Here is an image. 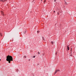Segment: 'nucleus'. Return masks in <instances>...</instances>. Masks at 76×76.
Wrapping results in <instances>:
<instances>
[{"label":"nucleus","instance_id":"f257e3e1","mask_svg":"<svg viewBox=\"0 0 76 76\" xmlns=\"http://www.w3.org/2000/svg\"><path fill=\"white\" fill-rule=\"evenodd\" d=\"M6 60L7 61H8L9 63H10L11 62V61H13V58L12 56L9 55L7 56Z\"/></svg>","mask_w":76,"mask_h":76},{"label":"nucleus","instance_id":"f03ea898","mask_svg":"<svg viewBox=\"0 0 76 76\" xmlns=\"http://www.w3.org/2000/svg\"><path fill=\"white\" fill-rule=\"evenodd\" d=\"M58 72H60V70L58 69L57 70H56V71H55V72L54 73V75H55V74H56V73H57Z\"/></svg>","mask_w":76,"mask_h":76},{"label":"nucleus","instance_id":"7ed1b4c3","mask_svg":"<svg viewBox=\"0 0 76 76\" xmlns=\"http://www.w3.org/2000/svg\"><path fill=\"white\" fill-rule=\"evenodd\" d=\"M7 1V0H1V1H2V2H4V1Z\"/></svg>","mask_w":76,"mask_h":76},{"label":"nucleus","instance_id":"20e7f679","mask_svg":"<svg viewBox=\"0 0 76 76\" xmlns=\"http://www.w3.org/2000/svg\"><path fill=\"white\" fill-rule=\"evenodd\" d=\"M67 49L68 50H69V46H67Z\"/></svg>","mask_w":76,"mask_h":76},{"label":"nucleus","instance_id":"39448f33","mask_svg":"<svg viewBox=\"0 0 76 76\" xmlns=\"http://www.w3.org/2000/svg\"><path fill=\"white\" fill-rule=\"evenodd\" d=\"M64 2H65V4H67V2H66V1H64Z\"/></svg>","mask_w":76,"mask_h":76},{"label":"nucleus","instance_id":"423d86ee","mask_svg":"<svg viewBox=\"0 0 76 76\" xmlns=\"http://www.w3.org/2000/svg\"><path fill=\"white\" fill-rule=\"evenodd\" d=\"M51 44H52V45L53 44L54 42L53 41H52L50 42Z\"/></svg>","mask_w":76,"mask_h":76},{"label":"nucleus","instance_id":"0eeeda50","mask_svg":"<svg viewBox=\"0 0 76 76\" xmlns=\"http://www.w3.org/2000/svg\"><path fill=\"white\" fill-rule=\"evenodd\" d=\"M42 38L43 41H45V39H44V37H42Z\"/></svg>","mask_w":76,"mask_h":76},{"label":"nucleus","instance_id":"6e6552de","mask_svg":"<svg viewBox=\"0 0 76 76\" xmlns=\"http://www.w3.org/2000/svg\"><path fill=\"white\" fill-rule=\"evenodd\" d=\"M45 1H46V0H45L44 2V3H45Z\"/></svg>","mask_w":76,"mask_h":76},{"label":"nucleus","instance_id":"1a4fd4ad","mask_svg":"<svg viewBox=\"0 0 76 76\" xmlns=\"http://www.w3.org/2000/svg\"><path fill=\"white\" fill-rule=\"evenodd\" d=\"M37 33H39V31H37Z\"/></svg>","mask_w":76,"mask_h":76},{"label":"nucleus","instance_id":"9d476101","mask_svg":"<svg viewBox=\"0 0 76 76\" xmlns=\"http://www.w3.org/2000/svg\"><path fill=\"white\" fill-rule=\"evenodd\" d=\"M38 54H40V53L38 52Z\"/></svg>","mask_w":76,"mask_h":76},{"label":"nucleus","instance_id":"9b49d317","mask_svg":"<svg viewBox=\"0 0 76 76\" xmlns=\"http://www.w3.org/2000/svg\"><path fill=\"white\" fill-rule=\"evenodd\" d=\"M35 56H33V58H35Z\"/></svg>","mask_w":76,"mask_h":76},{"label":"nucleus","instance_id":"f8f14e48","mask_svg":"<svg viewBox=\"0 0 76 76\" xmlns=\"http://www.w3.org/2000/svg\"><path fill=\"white\" fill-rule=\"evenodd\" d=\"M56 0H54V1L55 2H56Z\"/></svg>","mask_w":76,"mask_h":76},{"label":"nucleus","instance_id":"ddd939ff","mask_svg":"<svg viewBox=\"0 0 76 76\" xmlns=\"http://www.w3.org/2000/svg\"><path fill=\"white\" fill-rule=\"evenodd\" d=\"M58 15H59V13H58Z\"/></svg>","mask_w":76,"mask_h":76},{"label":"nucleus","instance_id":"4468645a","mask_svg":"<svg viewBox=\"0 0 76 76\" xmlns=\"http://www.w3.org/2000/svg\"><path fill=\"white\" fill-rule=\"evenodd\" d=\"M24 57H25V58L26 57V56H24Z\"/></svg>","mask_w":76,"mask_h":76},{"label":"nucleus","instance_id":"2eb2a0df","mask_svg":"<svg viewBox=\"0 0 76 76\" xmlns=\"http://www.w3.org/2000/svg\"><path fill=\"white\" fill-rule=\"evenodd\" d=\"M55 12H56V11H54V13H55Z\"/></svg>","mask_w":76,"mask_h":76},{"label":"nucleus","instance_id":"dca6fc26","mask_svg":"<svg viewBox=\"0 0 76 76\" xmlns=\"http://www.w3.org/2000/svg\"><path fill=\"white\" fill-rule=\"evenodd\" d=\"M26 31H25V33H26Z\"/></svg>","mask_w":76,"mask_h":76},{"label":"nucleus","instance_id":"f3484780","mask_svg":"<svg viewBox=\"0 0 76 76\" xmlns=\"http://www.w3.org/2000/svg\"><path fill=\"white\" fill-rule=\"evenodd\" d=\"M72 49L71 48V51H72Z\"/></svg>","mask_w":76,"mask_h":76},{"label":"nucleus","instance_id":"a211bd4d","mask_svg":"<svg viewBox=\"0 0 76 76\" xmlns=\"http://www.w3.org/2000/svg\"><path fill=\"white\" fill-rule=\"evenodd\" d=\"M28 61H30V59H29Z\"/></svg>","mask_w":76,"mask_h":76},{"label":"nucleus","instance_id":"6ab92c4d","mask_svg":"<svg viewBox=\"0 0 76 76\" xmlns=\"http://www.w3.org/2000/svg\"><path fill=\"white\" fill-rule=\"evenodd\" d=\"M42 1V0H41V1Z\"/></svg>","mask_w":76,"mask_h":76},{"label":"nucleus","instance_id":"aec40b11","mask_svg":"<svg viewBox=\"0 0 76 76\" xmlns=\"http://www.w3.org/2000/svg\"><path fill=\"white\" fill-rule=\"evenodd\" d=\"M0 61H1V59H0Z\"/></svg>","mask_w":76,"mask_h":76},{"label":"nucleus","instance_id":"412c9836","mask_svg":"<svg viewBox=\"0 0 76 76\" xmlns=\"http://www.w3.org/2000/svg\"><path fill=\"white\" fill-rule=\"evenodd\" d=\"M64 0V1H65V0Z\"/></svg>","mask_w":76,"mask_h":76}]
</instances>
